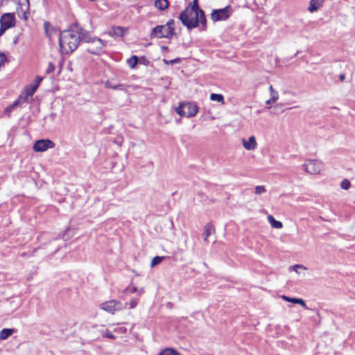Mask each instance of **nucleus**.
<instances>
[{"label":"nucleus","instance_id":"obj_21","mask_svg":"<svg viewBox=\"0 0 355 355\" xmlns=\"http://www.w3.org/2000/svg\"><path fill=\"white\" fill-rule=\"evenodd\" d=\"M22 102L17 98L12 104L8 106L5 110V114L8 116H10V112L18 105H19Z\"/></svg>","mask_w":355,"mask_h":355},{"label":"nucleus","instance_id":"obj_30","mask_svg":"<svg viewBox=\"0 0 355 355\" xmlns=\"http://www.w3.org/2000/svg\"><path fill=\"white\" fill-rule=\"evenodd\" d=\"M164 62L166 64H176V63H179L180 62V58H175V59H173V60H166V59H164Z\"/></svg>","mask_w":355,"mask_h":355},{"label":"nucleus","instance_id":"obj_29","mask_svg":"<svg viewBox=\"0 0 355 355\" xmlns=\"http://www.w3.org/2000/svg\"><path fill=\"white\" fill-rule=\"evenodd\" d=\"M187 7H191L192 8L197 10H201L198 6V0H193V1L190 3Z\"/></svg>","mask_w":355,"mask_h":355},{"label":"nucleus","instance_id":"obj_20","mask_svg":"<svg viewBox=\"0 0 355 355\" xmlns=\"http://www.w3.org/2000/svg\"><path fill=\"white\" fill-rule=\"evenodd\" d=\"M155 6L160 10H164L168 6V0H156L155 1Z\"/></svg>","mask_w":355,"mask_h":355},{"label":"nucleus","instance_id":"obj_39","mask_svg":"<svg viewBox=\"0 0 355 355\" xmlns=\"http://www.w3.org/2000/svg\"><path fill=\"white\" fill-rule=\"evenodd\" d=\"M42 80V78H41L40 76H37L35 80V84L33 85V86H37V88L39 85L40 84Z\"/></svg>","mask_w":355,"mask_h":355},{"label":"nucleus","instance_id":"obj_2","mask_svg":"<svg viewBox=\"0 0 355 355\" xmlns=\"http://www.w3.org/2000/svg\"><path fill=\"white\" fill-rule=\"evenodd\" d=\"M179 19L182 24L188 29H192L201 24L205 29L207 20L202 10H195L191 7H187L180 15Z\"/></svg>","mask_w":355,"mask_h":355},{"label":"nucleus","instance_id":"obj_26","mask_svg":"<svg viewBox=\"0 0 355 355\" xmlns=\"http://www.w3.org/2000/svg\"><path fill=\"white\" fill-rule=\"evenodd\" d=\"M164 259V257H155L152 261H151V263H150V266L151 267H154L156 265L159 264V263L162 262V261Z\"/></svg>","mask_w":355,"mask_h":355},{"label":"nucleus","instance_id":"obj_22","mask_svg":"<svg viewBox=\"0 0 355 355\" xmlns=\"http://www.w3.org/2000/svg\"><path fill=\"white\" fill-rule=\"evenodd\" d=\"M111 34L117 37H122L125 34V30L120 26L114 27L111 31Z\"/></svg>","mask_w":355,"mask_h":355},{"label":"nucleus","instance_id":"obj_45","mask_svg":"<svg viewBox=\"0 0 355 355\" xmlns=\"http://www.w3.org/2000/svg\"><path fill=\"white\" fill-rule=\"evenodd\" d=\"M269 91H270V94L273 93V92H276V90L274 89V88H273L272 85H270V87H269Z\"/></svg>","mask_w":355,"mask_h":355},{"label":"nucleus","instance_id":"obj_34","mask_svg":"<svg viewBox=\"0 0 355 355\" xmlns=\"http://www.w3.org/2000/svg\"><path fill=\"white\" fill-rule=\"evenodd\" d=\"M299 268L303 269V270H306V269L304 266L300 265V264H296V265L293 266V270L295 271L296 272H298V269Z\"/></svg>","mask_w":355,"mask_h":355},{"label":"nucleus","instance_id":"obj_43","mask_svg":"<svg viewBox=\"0 0 355 355\" xmlns=\"http://www.w3.org/2000/svg\"><path fill=\"white\" fill-rule=\"evenodd\" d=\"M275 101H271V98H269L268 100L266 101V103L267 105H270V104H272V103H275Z\"/></svg>","mask_w":355,"mask_h":355},{"label":"nucleus","instance_id":"obj_38","mask_svg":"<svg viewBox=\"0 0 355 355\" xmlns=\"http://www.w3.org/2000/svg\"><path fill=\"white\" fill-rule=\"evenodd\" d=\"M174 20L170 19L164 26H168L173 29V33L174 34Z\"/></svg>","mask_w":355,"mask_h":355},{"label":"nucleus","instance_id":"obj_28","mask_svg":"<svg viewBox=\"0 0 355 355\" xmlns=\"http://www.w3.org/2000/svg\"><path fill=\"white\" fill-rule=\"evenodd\" d=\"M266 191L264 186H257L254 189V193L256 195H261Z\"/></svg>","mask_w":355,"mask_h":355},{"label":"nucleus","instance_id":"obj_37","mask_svg":"<svg viewBox=\"0 0 355 355\" xmlns=\"http://www.w3.org/2000/svg\"><path fill=\"white\" fill-rule=\"evenodd\" d=\"M137 291V288L136 286H132V287H128L126 289H125V292H129L130 293H135Z\"/></svg>","mask_w":355,"mask_h":355},{"label":"nucleus","instance_id":"obj_35","mask_svg":"<svg viewBox=\"0 0 355 355\" xmlns=\"http://www.w3.org/2000/svg\"><path fill=\"white\" fill-rule=\"evenodd\" d=\"M129 304H130V309L135 308L136 306L137 305V299L131 300Z\"/></svg>","mask_w":355,"mask_h":355},{"label":"nucleus","instance_id":"obj_14","mask_svg":"<svg viewBox=\"0 0 355 355\" xmlns=\"http://www.w3.org/2000/svg\"><path fill=\"white\" fill-rule=\"evenodd\" d=\"M324 0H311L308 10L310 12H314L317 11L319 8L322 5Z\"/></svg>","mask_w":355,"mask_h":355},{"label":"nucleus","instance_id":"obj_5","mask_svg":"<svg viewBox=\"0 0 355 355\" xmlns=\"http://www.w3.org/2000/svg\"><path fill=\"white\" fill-rule=\"evenodd\" d=\"M232 13V8L230 6L222 9L213 10L211 14V19L213 21H218L227 19Z\"/></svg>","mask_w":355,"mask_h":355},{"label":"nucleus","instance_id":"obj_33","mask_svg":"<svg viewBox=\"0 0 355 355\" xmlns=\"http://www.w3.org/2000/svg\"><path fill=\"white\" fill-rule=\"evenodd\" d=\"M270 98H271L272 101L276 102L278 100V98H279V94H278V92L276 91V92H273V93H271L270 94Z\"/></svg>","mask_w":355,"mask_h":355},{"label":"nucleus","instance_id":"obj_3","mask_svg":"<svg viewBox=\"0 0 355 355\" xmlns=\"http://www.w3.org/2000/svg\"><path fill=\"white\" fill-rule=\"evenodd\" d=\"M175 112L181 116L193 117L198 112V107L195 103L183 102L175 108Z\"/></svg>","mask_w":355,"mask_h":355},{"label":"nucleus","instance_id":"obj_13","mask_svg":"<svg viewBox=\"0 0 355 355\" xmlns=\"http://www.w3.org/2000/svg\"><path fill=\"white\" fill-rule=\"evenodd\" d=\"M242 144L243 147L248 150H254L257 146L256 139L254 136L250 137L248 141H246L245 139H242Z\"/></svg>","mask_w":355,"mask_h":355},{"label":"nucleus","instance_id":"obj_12","mask_svg":"<svg viewBox=\"0 0 355 355\" xmlns=\"http://www.w3.org/2000/svg\"><path fill=\"white\" fill-rule=\"evenodd\" d=\"M37 90V86L31 85L26 87L25 92L22 93L19 96V99L22 102L25 103L28 101L29 97H32L34 93Z\"/></svg>","mask_w":355,"mask_h":355},{"label":"nucleus","instance_id":"obj_27","mask_svg":"<svg viewBox=\"0 0 355 355\" xmlns=\"http://www.w3.org/2000/svg\"><path fill=\"white\" fill-rule=\"evenodd\" d=\"M351 183L347 179H344L340 183V187L344 190H348L350 188Z\"/></svg>","mask_w":355,"mask_h":355},{"label":"nucleus","instance_id":"obj_19","mask_svg":"<svg viewBox=\"0 0 355 355\" xmlns=\"http://www.w3.org/2000/svg\"><path fill=\"white\" fill-rule=\"evenodd\" d=\"M15 332L13 329H3L0 331V340H4L10 337Z\"/></svg>","mask_w":355,"mask_h":355},{"label":"nucleus","instance_id":"obj_23","mask_svg":"<svg viewBox=\"0 0 355 355\" xmlns=\"http://www.w3.org/2000/svg\"><path fill=\"white\" fill-rule=\"evenodd\" d=\"M138 57L137 55H132L128 60L127 62L129 67L132 69L135 68L138 63Z\"/></svg>","mask_w":355,"mask_h":355},{"label":"nucleus","instance_id":"obj_1","mask_svg":"<svg viewBox=\"0 0 355 355\" xmlns=\"http://www.w3.org/2000/svg\"><path fill=\"white\" fill-rule=\"evenodd\" d=\"M89 32L74 23L68 29L60 32L59 44L62 53H69L78 48L80 41H89Z\"/></svg>","mask_w":355,"mask_h":355},{"label":"nucleus","instance_id":"obj_40","mask_svg":"<svg viewBox=\"0 0 355 355\" xmlns=\"http://www.w3.org/2000/svg\"><path fill=\"white\" fill-rule=\"evenodd\" d=\"M105 336L107 337V338H109L110 339H114L115 338V336L113 335V334L109 331H107L105 333Z\"/></svg>","mask_w":355,"mask_h":355},{"label":"nucleus","instance_id":"obj_10","mask_svg":"<svg viewBox=\"0 0 355 355\" xmlns=\"http://www.w3.org/2000/svg\"><path fill=\"white\" fill-rule=\"evenodd\" d=\"M0 25L6 28H10L15 25V17L14 13H4L0 18Z\"/></svg>","mask_w":355,"mask_h":355},{"label":"nucleus","instance_id":"obj_32","mask_svg":"<svg viewBox=\"0 0 355 355\" xmlns=\"http://www.w3.org/2000/svg\"><path fill=\"white\" fill-rule=\"evenodd\" d=\"M7 62L6 55L2 53H0V67L4 64Z\"/></svg>","mask_w":355,"mask_h":355},{"label":"nucleus","instance_id":"obj_24","mask_svg":"<svg viewBox=\"0 0 355 355\" xmlns=\"http://www.w3.org/2000/svg\"><path fill=\"white\" fill-rule=\"evenodd\" d=\"M210 99L211 101H217L219 103H224V97L222 94H211L210 95Z\"/></svg>","mask_w":355,"mask_h":355},{"label":"nucleus","instance_id":"obj_9","mask_svg":"<svg viewBox=\"0 0 355 355\" xmlns=\"http://www.w3.org/2000/svg\"><path fill=\"white\" fill-rule=\"evenodd\" d=\"M55 144L49 139H40L33 145V150L35 152H44L49 148H53Z\"/></svg>","mask_w":355,"mask_h":355},{"label":"nucleus","instance_id":"obj_11","mask_svg":"<svg viewBox=\"0 0 355 355\" xmlns=\"http://www.w3.org/2000/svg\"><path fill=\"white\" fill-rule=\"evenodd\" d=\"M119 302L116 300H110L101 304V307L102 309L110 313H114V312L119 309Z\"/></svg>","mask_w":355,"mask_h":355},{"label":"nucleus","instance_id":"obj_41","mask_svg":"<svg viewBox=\"0 0 355 355\" xmlns=\"http://www.w3.org/2000/svg\"><path fill=\"white\" fill-rule=\"evenodd\" d=\"M6 30H8V28H6L4 26L1 25L0 26V36H1L6 32Z\"/></svg>","mask_w":355,"mask_h":355},{"label":"nucleus","instance_id":"obj_8","mask_svg":"<svg viewBox=\"0 0 355 355\" xmlns=\"http://www.w3.org/2000/svg\"><path fill=\"white\" fill-rule=\"evenodd\" d=\"M29 9V0H18L17 12L20 18L26 20L28 19Z\"/></svg>","mask_w":355,"mask_h":355},{"label":"nucleus","instance_id":"obj_15","mask_svg":"<svg viewBox=\"0 0 355 355\" xmlns=\"http://www.w3.org/2000/svg\"><path fill=\"white\" fill-rule=\"evenodd\" d=\"M282 298L286 302H292L294 304H298L304 307L305 309H308L306 307L304 300L301 298L290 297L286 295H282Z\"/></svg>","mask_w":355,"mask_h":355},{"label":"nucleus","instance_id":"obj_47","mask_svg":"<svg viewBox=\"0 0 355 355\" xmlns=\"http://www.w3.org/2000/svg\"><path fill=\"white\" fill-rule=\"evenodd\" d=\"M279 105H277L275 106V108H277V107H279Z\"/></svg>","mask_w":355,"mask_h":355},{"label":"nucleus","instance_id":"obj_6","mask_svg":"<svg viewBox=\"0 0 355 355\" xmlns=\"http://www.w3.org/2000/svg\"><path fill=\"white\" fill-rule=\"evenodd\" d=\"M302 166L304 170L310 174H318L322 168V164L317 159H309Z\"/></svg>","mask_w":355,"mask_h":355},{"label":"nucleus","instance_id":"obj_4","mask_svg":"<svg viewBox=\"0 0 355 355\" xmlns=\"http://www.w3.org/2000/svg\"><path fill=\"white\" fill-rule=\"evenodd\" d=\"M174 34L173 33V29L168 26L160 25L155 27L150 34V38H170Z\"/></svg>","mask_w":355,"mask_h":355},{"label":"nucleus","instance_id":"obj_31","mask_svg":"<svg viewBox=\"0 0 355 355\" xmlns=\"http://www.w3.org/2000/svg\"><path fill=\"white\" fill-rule=\"evenodd\" d=\"M50 24L49 22H44V28L45 29L46 34L48 37H51V33L49 30Z\"/></svg>","mask_w":355,"mask_h":355},{"label":"nucleus","instance_id":"obj_25","mask_svg":"<svg viewBox=\"0 0 355 355\" xmlns=\"http://www.w3.org/2000/svg\"><path fill=\"white\" fill-rule=\"evenodd\" d=\"M159 355H180L177 352L171 349H165L162 350Z\"/></svg>","mask_w":355,"mask_h":355},{"label":"nucleus","instance_id":"obj_36","mask_svg":"<svg viewBox=\"0 0 355 355\" xmlns=\"http://www.w3.org/2000/svg\"><path fill=\"white\" fill-rule=\"evenodd\" d=\"M54 69H55V67H54L53 64L51 62H49L48 68L46 69V73H51V72H53L54 71Z\"/></svg>","mask_w":355,"mask_h":355},{"label":"nucleus","instance_id":"obj_44","mask_svg":"<svg viewBox=\"0 0 355 355\" xmlns=\"http://www.w3.org/2000/svg\"><path fill=\"white\" fill-rule=\"evenodd\" d=\"M19 41V36H16L15 37L14 40H13V44H16Z\"/></svg>","mask_w":355,"mask_h":355},{"label":"nucleus","instance_id":"obj_17","mask_svg":"<svg viewBox=\"0 0 355 355\" xmlns=\"http://www.w3.org/2000/svg\"><path fill=\"white\" fill-rule=\"evenodd\" d=\"M215 232V228L214 227L210 224V223H208L207 224L205 227H204V234H203V236H204V240L205 241H207V239L208 237L212 234L213 233Z\"/></svg>","mask_w":355,"mask_h":355},{"label":"nucleus","instance_id":"obj_16","mask_svg":"<svg viewBox=\"0 0 355 355\" xmlns=\"http://www.w3.org/2000/svg\"><path fill=\"white\" fill-rule=\"evenodd\" d=\"M105 87L108 89L119 90H125L126 89V85L123 84H114L111 80H107L105 83Z\"/></svg>","mask_w":355,"mask_h":355},{"label":"nucleus","instance_id":"obj_18","mask_svg":"<svg viewBox=\"0 0 355 355\" xmlns=\"http://www.w3.org/2000/svg\"><path fill=\"white\" fill-rule=\"evenodd\" d=\"M268 220L270 223V225L276 229H280L283 227L282 223L278 220H276L275 218L272 215H268Z\"/></svg>","mask_w":355,"mask_h":355},{"label":"nucleus","instance_id":"obj_42","mask_svg":"<svg viewBox=\"0 0 355 355\" xmlns=\"http://www.w3.org/2000/svg\"><path fill=\"white\" fill-rule=\"evenodd\" d=\"M339 79L340 81H343L345 79V75L344 73H341L339 76Z\"/></svg>","mask_w":355,"mask_h":355},{"label":"nucleus","instance_id":"obj_7","mask_svg":"<svg viewBox=\"0 0 355 355\" xmlns=\"http://www.w3.org/2000/svg\"><path fill=\"white\" fill-rule=\"evenodd\" d=\"M89 40V41H84V42L91 44L87 48V51L92 54H99L103 51L105 43L99 38H92L90 36Z\"/></svg>","mask_w":355,"mask_h":355},{"label":"nucleus","instance_id":"obj_46","mask_svg":"<svg viewBox=\"0 0 355 355\" xmlns=\"http://www.w3.org/2000/svg\"><path fill=\"white\" fill-rule=\"evenodd\" d=\"M142 291H141L139 292V295H141V292H142Z\"/></svg>","mask_w":355,"mask_h":355}]
</instances>
